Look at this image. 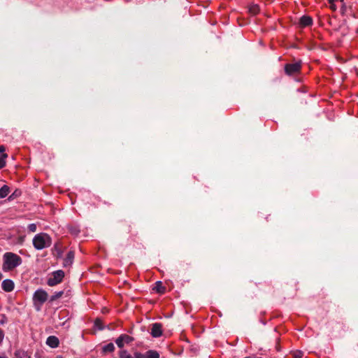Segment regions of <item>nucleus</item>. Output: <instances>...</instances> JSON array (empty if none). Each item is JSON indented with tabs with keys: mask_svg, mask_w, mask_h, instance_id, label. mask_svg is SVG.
<instances>
[{
	"mask_svg": "<svg viewBox=\"0 0 358 358\" xmlns=\"http://www.w3.org/2000/svg\"><path fill=\"white\" fill-rule=\"evenodd\" d=\"M22 264V259L16 254L6 252L3 255V269L4 271L12 270Z\"/></svg>",
	"mask_w": 358,
	"mask_h": 358,
	"instance_id": "obj_1",
	"label": "nucleus"
},
{
	"mask_svg": "<svg viewBox=\"0 0 358 358\" xmlns=\"http://www.w3.org/2000/svg\"><path fill=\"white\" fill-rule=\"evenodd\" d=\"M32 242L34 247L41 250L51 245L52 238L48 234L39 233L34 237Z\"/></svg>",
	"mask_w": 358,
	"mask_h": 358,
	"instance_id": "obj_2",
	"label": "nucleus"
},
{
	"mask_svg": "<svg viewBox=\"0 0 358 358\" xmlns=\"http://www.w3.org/2000/svg\"><path fill=\"white\" fill-rule=\"evenodd\" d=\"M48 294L43 289H37L33 295L34 305L37 310H41V306L47 301Z\"/></svg>",
	"mask_w": 358,
	"mask_h": 358,
	"instance_id": "obj_3",
	"label": "nucleus"
},
{
	"mask_svg": "<svg viewBox=\"0 0 358 358\" xmlns=\"http://www.w3.org/2000/svg\"><path fill=\"white\" fill-rule=\"evenodd\" d=\"M64 277V273L62 270L54 271L48 278L47 284L49 286H55L62 282Z\"/></svg>",
	"mask_w": 358,
	"mask_h": 358,
	"instance_id": "obj_4",
	"label": "nucleus"
},
{
	"mask_svg": "<svg viewBox=\"0 0 358 358\" xmlns=\"http://www.w3.org/2000/svg\"><path fill=\"white\" fill-rule=\"evenodd\" d=\"M301 67V62H295L294 64H288L285 65V71L287 75L290 76L299 72Z\"/></svg>",
	"mask_w": 358,
	"mask_h": 358,
	"instance_id": "obj_5",
	"label": "nucleus"
},
{
	"mask_svg": "<svg viewBox=\"0 0 358 358\" xmlns=\"http://www.w3.org/2000/svg\"><path fill=\"white\" fill-rule=\"evenodd\" d=\"M134 341V338L127 334H121L116 340L115 343L117 347L122 348L124 344H129Z\"/></svg>",
	"mask_w": 358,
	"mask_h": 358,
	"instance_id": "obj_6",
	"label": "nucleus"
},
{
	"mask_svg": "<svg viewBox=\"0 0 358 358\" xmlns=\"http://www.w3.org/2000/svg\"><path fill=\"white\" fill-rule=\"evenodd\" d=\"M151 335L155 338H158L162 334V326L160 323H154L152 325Z\"/></svg>",
	"mask_w": 358,
	"mask_h": 358,
	"instance_id": "obj_7",
	"label": "nucleus"
},
{
	"mask_svg": "<svg viewBox=\"0 0 358 358\" xmlns=\"http://www.w3.org/2000/svg\"><path fill=\"white\" fill-rule=\"evenodd\" d=\"M1 287L5 292H10L13 290L15 285L12 280L6 279L2 282Z\"/></svg>",
	"mask_w": 358,
	"mask_h": 358,
	"instance_id": "obj_8",
	"label": "nucleus"
},
{
	"mask_svg": "<svg viewBox=\"0 0 358 358\" xmlns=\"http://www.w3.org/2000/svg\"><path fill=\"white\" fill-rule=\"evenodd\" d=\"M313 19L308 15H303L299 20V25L301 27H306L312 25Z\"/></svg>",
	"mask_w": 358,
	"mask_h": 358,
	"instance_id": "obj_9",
	"label": "nucleus"
},
{
	"mask_svg": "<svg viewBox=\"0 0 358 358\" xmlns=\"http://www.w3.org/2000/svg\"><path fill=\"white\" fill-rule=\"evenodd\" d=\"M59 343V339L55 336H50L46 340V344L52 348H57Z\"/></svg>",
	"mask_w": 358,
	"mask_h": 358,
	"instance_id": "obj_10",
	"label": "nucleus"
},
{
	"mask_svg": "<svg viewBox=\"0 0 358 358\" xmlns=\"http://www.w3.org/2000/svg\"><path fill=\"white\" fill-rule=\"evenodd\" d=\"M15 358H31L27 352L22 350H17L15 352Z\"/></svg>",
	"mask_w": 358,
	"mask_h": 358,
	"instance_id": "obj_11",
	"label": "nucleus"
},
{
	"mask_svg": "<svg viewBox=\"0 0 358 358\" xmlns=\"http://www.w3.org/2000/svg\"><path fill=\"white\" fill-rule=\"evenodd\" d=\"M145 358H159V354L156 350H149L143 354Z\"/></svg>",
	"mask_w": 358,
	"mask_h": 358,
	"instance_id": "obj_12",
	"label": "nucleus"
},
{
	"mask_svg": "<svg viewBox=\"0 0 358 358\" xmlns=\"http://www.w3.org/2000/svg\"><path fill=\"white\" fill-rule=\"evenodd\" d=\"M10 192V188L8 185H3L0 188V198L3 199L8 196Z\"/></svg>",
	"mask_w": 358,
	"mask_h": 358,
	"instance_id": "obj_13",
	"label": "nucleus"
},
{
	"mask_svg": "<svg viewBox=\"0 0 358 358\" xmlns=\"http://www.w3.org/2000/svg\"><path fill=\"white\" fill-rule=\"evenodd\" d=\"M103 352H112L115 350V345L113 343H109L102 348Z\"/></svg>",
	"mask_w": 358,
	"mask_h": 358,
	"instance_id": "obj_14",
	"label": "nucleus"
},
{
	"mask_svg": "<svg viewBox=\"0 0 358 358\" xmlns=\"http://www.w3.org/2000/svg\"><path fill=\"white\" fill-rule=\"evenodd\" d=\"M155 289L159 293H164L165 291V288L164 287L162 286V282L160 281H157L156 282Z\"/></svg>",
	"mask_w": 358,
	"mask_h": 358,
	"instance_id": "obj_15",
	"label": "nucleus"
},
{
	"mask_svg": "<svg viewBox=\"0 0 358 358\" xmlns=\"http://www.w3.org/2000/svg\"><path fill=\"white\" fill-rule=\"evenodd\" d=\"M64 294L63 291L56 292L54 293L53 295L50 296V301H54L57 300V299L60 298Z\"/></svg>",
	"mask_w": 358,
	"mask_h": 358,
	"instance_id": "obj_16",
	"label": "nucleus"
},
{
	"mask_svg": "<svg viewBox=\"0 0 358 358\" xmlns=\"http://www.w3.org/2000/svg\"><path fill=\"white\" fill-rule=\"evenodd\" d=\"M259 10V8L256 4L251 6L249 8L250 13L253 15H256L257 13H258Z\"/></svg>",
	"mask_w": 358,
	"mask_h": 358,
	"instance_id": "obj_17",
	"label": "nucleus"
},
{
	"mask_svg": "<svg viewBox=\"0 0 358 358\" xmlns=\"http://www.w3.org/2000/svg\"><path fill=\"white\" fill-rule=\"evenodd\" d=\"M73 258H74V252L73 251H69L67 253L66 262L72 263Z\"/></svg>",
	"mask_w": 358,
	"mask_h": 358,
	"instance_id": "obj_18",
	"label": "nucleus"
},
{
	"mask_svg": "<svg viewBox=\"0 0 358 358\" xmlns=\"http://www.w3.org/2000/svg\"><path fill=\"white\" fill-rule=\"evenodd\" d=\"M120 358H131V355L127 350H121L119 353Z\"/></svg>",
	"mask_w": 358,
	"mask_h": 358,
	"instance_id": "obj_19",
	"label": "nucleus"
},
{
	"mask_svg": "<svg viewBox=\"0 0 358 358\" xmlns=\"http://www.w3.org/2000/svg\"><path fill=\"white\" fill-rule=\"evenodd\" d=\"M69 231L73 235H78L80 232V229H78V227L76 226H71L69 227Z\"/></svg>",
	"mask_w": 358,
	"mask_h": 358,
	"instance_id": "obj_20",
	"label": "nucleus"
},
{
	"mask_svg": "<svg viewBox=\"0 0 358 358\" xmlns=\"http://www.w3.org/2000/svg\"><path fill=\"white\" fill-rule=\"evenodd\" d=\"M7 157L6 154H3L1 157H0V169H2L6 165L5 159Z\"/></svg>",
	"mask_w": 358,
	"mask_h": 358,
	"instance_id": "obj_21",
	"label": "nucleus"
},
{
	"mask_svg": "<svg viewBox=\"0 0 358 358\" xmlns=\"http://www.w3.org/2000/svg\"><path fill=\"white\" fill-rule=\"evenodd\" d=\"M36 224L34 223H31L28 225V229L31 232H35L36 231Z\"/></svg>",
	"mask_w": 358,
	"mask_h": 358,
	"instance_id": "obj_22",
	"label": "nucleus"
},
{
	"mask_svg": "<svg viewBox=\"0 0 358 358\" xmlns=\"http://www.w3.org/2000/svg\"><path fill=\"white\" fill-rule=\"evenodd\" d=\"M20 192L18 191V190H15V192H13L9 197H8V200H12L15 197L17 196L18 195H20Z\"/></svg>",
	"mask_w": 358,
	"mask_h": 358,
	"instance_id": "obj_23",
	"label": "nucleus"
},
{
	"mask_svg": "<svg viewBox=\"0 0 358 358\" xmlns=\"http://www.w3.org/2000/svg\"><path fill=\"white\" fill-rule=\"evenodd\" d=\"M131 358H145V356L141 352H136Z\"/></svg>",
	"mask_w": 358,
	"mask_h": 358,
	"instance_id": "obj_24",
	"label": "nucleus"
},
{
	"mask_svg": "<svg viewBox=\"0 0 358 358\" xmlns=\"http://www.w3.org/2000/svg\"><path fill=\"white\" fill-rule=\"evenodd\" d=\"M303 356V352L301 351H296L294 353V357L295 358H301Z\"/></svg>",
	"mask_w": 358,
	"mask_h": 358,
	"instance_id": "obj_25",
	"label": "nucleus"
},
{
	"mask_svg": "<svg viewBox=\"0 0 358 358\" xmlns=\"http://www.w3.org/2000/svg\"><path fill=\"white\" fill-rule=\"evenodd\" d=\"M95 326L99 329H102L103 327L101 326V321L100 320H96L95 322Z\"/></svg>",
	"mask_w": 358,
	"mask_h": 358,
	"instance_id": "obj_26",
	"label": "nucleus"
},
{
	"mask_svg": "<svg viewBox=\"0 0 358 358\" xmlns=\"http://www.w3.org/2000/svg\"><path fill=\"white\" fill-rule=\"evenodd\" d=\"M3 337H4L3 331L0 329V343L2 342Z\"/></svg>",
	"mask_w": 358,
	"mask_h": 358,
	"instance_id": "obj_27",
	"label": "nucleus"
},
{
	"mask_svg": "<svg viewBox=\"0 0 358 358\" xmlns=\"http://www.w3.org/2000/svg\"><path fill=\"white\" fill-rule=\"evenodd\" d=\"M4 152H5V148L3 145H1L0 146V153H2V155H3V154H5Z\"/></svg>",
	"mask_w": 358,
	"mask_h": 358,
	"instance_id": "obj_28",
	"label": "nucleus"
},
{
	"mask_svg": "<svg viewBox=\"0 0 358 358\" xmlns=\"http://www.w3.org/2000/svg\"><path fill=\"white\" fill-rule=\"evenodd\" d=\"M329 1V3H331L332 6L334 5V3L336 1V0H328ZM341 1H343V0H341Z\"/></svg>",
	"mask_w": 358,
	"mask_h": 358,
	"instance_id": "obj_29",
	"label": "nucleus"
},
{
	"mask_svg": "<svg viewBox=\"0 0 358 358\" xmlns=\"http://www.w3.org/2000/svg\"><path fill=\"white\" fill-rule=\"evenodd\" d=\"M0 358H6V356H4V355H1V356H0Z\"/></svg>",
	"mask_w": 358,
	"mask_h": 358,
	"instance_id": "obj_30",
	"label": "nucleus"
},
{
	"mask_svg": "<svg viewBox=\"0 0 358 358\" xmlns=\"http://www.w3.org/2000/svg\"><path fill=\"white\" fill-rule=\"evenodd\" d=\"M55 358H63L62 356H57Z\"/></svg>",
	"mask_w": 358,
	"mask_h": 358,
	"instance_id": "obj_31",
	"label": "nucleus"
},
{
	"mask_svg": "<svg viewBox=\"0 0 358 358\" xmlns=\"http://www.w3.org/2000/svg\"><path fill=\"white\" fill-rule=\"evenodd\" d=\"M2 278V274L0 272V280Z\"/></svg>",
	"mask_w": 358,
	"mask_h": 358,
	"instance_id": "obj_32",
	"label": "nucleus"
},
{
	"mask_svg": "<svg viewBox=\"0 0 358 358\" xmlns=\"http://www.w3.org/2000/svg\"><path fill=\"white\" fill-rule=\"evenodd\" d=\"M245 358H249V357H245Z\"/></svg>",
	"mask_w": 358,
	"mask_h": 358,
	"instance_id": "obj_33",
	"label": "nucleus"
}]
</instances>
